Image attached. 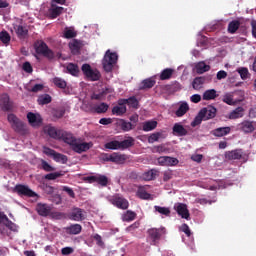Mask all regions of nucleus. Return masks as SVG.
Returning a JSON list of instances; mask_svg holds the SVG:
<instances>
[{"label":"nucleus","mask_w":256,"mask_h":256,"mask_svg":"<svg viewBox=\"0 0 256 256\" xmlns=\"http://www.w3.org/2000/svg\"><path fill=\"white\" fill-rule=\"evenodd\" d=\"M161 137V133L156 132L149 136L148 143H155V141H159V138Z\"/></svg>","instance_id":"obj_59"},{"label":"nucleus","mask_w":256,"mask_h":256,"mask_svg":"<svg viewBox=\"0 0 256 256\" xmlns=\"http://www.w3.org/2000/svg\"><path fill=\"white\" fill-rule=\"evenodd\" d=\"M117 59H119L117 53L111 52V50L106 51L102 60L103 69L106 73H111L113 71V68L117 64Z\"/></svg>","instance_id":"obj_3"},{"label":"nucleus","mask_w":256,"mask_h":256,"mask_svg":"<svg viewBox=\"0 0 256 256\" xmlns=\"http://www.w3.org/2000/svg\"><path fill=\"white\" fill-rule=\"evenodd\" d=\"M64 39H74V37H77V32L73 28H65L64 29V34H63Z\"/></svg>","instance_id":"obj_46"},{"label":"nucleus","mask_w":256,"mask_h":256,"mask_svg":"<svg viewBox=\"0 0 256 256\" xmlns=\"http://www.w3.org/2000/svg\"><path fill=\"white\" fill-rule=\"evenodd\" d=\"M61 175L63 174H61L60 172H53V173L46 174L44 176V179H47V181H55V179H59Z\"/></svg>","instance_id":"obj_53"},{"label":"nucleus","mask_w":256,"mask_h":256,"mask_svg":"<svg viewBox=\"0 0 256 256\" xmlns=\"http://www.w3.org/2000/svg\"><path fill=\"white\" fill-rule=\"evenodd\" d=\"M52 115L56 119H61L65 115V109L64 108L54 109L52 112Z\"/></svg>","instance_id":"obj_54"},{"label":"nucleus","mask_w":256,"mask_h":256,"mask_svg":"<svg viewBox=\"0 0 256 256\" xmlns=\"http://www.w3.org/2000/svg\"><path fill=\"white\" fill-rule=\"evenodd\" d=\"M172 130L174 135H177L178 137H185V135L188 133L187 129H185V127L179 123H175Z\"/></svg>","instance_id":"obj_29"},{"label":"nucleus","mask_w":256,"mask_h":256,"mask_svg":"<svg viewBox=\"0 0 256 256\" xmlns=\"http://www.w3.org/2000/svg\"><path fill=\"white\" fill-rule=\"evenodd\" d=\"M158 176H159V171L157 169H151L142 174V179L144 181H153L157 179Z\"/></svg>","instance_id":"obj_22"},{"label":"nucleus","mask_w":256,"mask_h":256,"mask_svg":"<svg viewBox=\"0 0 256 256\" xmlns=\"http://www.w3.org/2000/svg\"><path fill=\"white\" fill-rule=\"evenodd\" d=\"M127 105L132 107V109H139V100L135 96H132L127 99Z\"/></svg>","instance_id":"obj_50"},{"label":"nucleus","mask_w":256,"mask_h":256,"mask_svg":"<svg viewBox=\"0 0 256 256\" xmlns=\"http://www.w3.org/2000/svg\"><path fill=\"white\" fill-rule=\"evenodd\" d=\"M14 193H17L19 197H37V193H35L29 186L23 184H17L14 187Z\"/></svg>","instance_id":"obj_10"},{"label":"nucleus","mask_w":256,"mask_h":256,"mask_svg":"<svg viewBox=\"0 0 256 256\" xmlns=\"http://www.w3.org/2000/svg\"><path fill=\"white\" fill-rule=\"evenodd\" d=\"M177 163H179V160L173 157L161 156L158 158V165L162 167H173V165H177Z\"/></svg>","instance_id":"obj_15"},{"label":"nucleus","mask_w":256,"mask_h":256,"mask_svg":"<svg viewBox=\"0 0 256 256\" xmlns=\"http://www.w3.org/2000/svg\"><path fill=\"white\" fill-rule=\"evenodd\" d=\"M243 157V149H235L225 152V159L228 161H236Z\"/></svg>","instance_id":"obj_17"},{"label":"nucleus","mask_w":256,"mask_h":256,"mask_svg":"<svg viewBox=\"0 0 256 256\" xmlns=\"http://www.w3.org/2000/svg\"><path fill=\"white\" fill-rule=\"evenodd\" d=\"M217 97H219L217 90L209 89L203 93L202 99L203 101H213L214 99H217Z\"/></svg>","instance_id":"obj_25"},{"label":"nucleus","mask_w":256,"mask_h":256,"mask_svg":"<svg viewBox=\"0 0 256 256\" xmlns=\"http://www.w3.org/2000/svg\"><path fill=\"white\" fill-rule=\"evenodd\" d=\"M166 151H167V147H165V144L154 146L152 148V153H166Z\"/></svg>","instance_id":"obj_57"},{"label":"nucleus","mask_w":256,"mask_h":256,"mask_svg":"<svg viewBox=\"0 0 256 256\" xmlns=\"http://www.w3.org/2000/svg\"><path fill=\"white\" fill-rule=\"evenodd\" d=\"M81 231H83V226H81V224H72L66 227V233H68V235H79Z\"/></svg>","instance_id":"obj_27"},{"label":"nucleus","mask_w":256,"mask_h":256,"mask_svg":"<svg viewBox=\"0 0 256 256\" xmlns=\"http://www.w3.org/2000/svg\"><path fill=\"white\" fill-rule=\"evenodd\" d=\"M51 101H53V99L51 98V95H49V94L40 95L37 100L39 105H49V103H51Z\"/></svg>","instance_id":"obj_44"},{"label":"nucleus","mask_w":256,"mask_h":256,"mask_svg":"<svg viewBox=\"0 0 256 256\" xmlns=\"http://www.w3.org/2000/svg\"><path fill=\"white\" fill-rule=\"evenodd\" d=\"M231 133V127H220L213 130L212 135L214 137H225Z\"/></svg>","instance_id":"obj_26"},{"label":"nucleus","mask_w":256,"mask_h":256,"mask_svg":"<svg viewBox=\"0 0 256 256\" xmlns=\"http://www.w3.org/2000/svg\"><path fill=\"white\" fill-rule=\"evenodd\" d=\"M180 231H182V233H185V235L187 237H189L191 235V229L189 228V225H187V224H182V226L180 227Z\"/></svg>","instance_id":"obj_61"},{"label":"nucleus","mask_w":256,"mask_h":256,"mask_svg":"<svg viewBox=\"0 0 256 256\" xmlns=\"http://www.w3.org/2000/svg\"><path fill=\"white\" fill-rule=\"evenodd\" d=\"M157 129V121L151 120L143 123V131L149 132Z\"/></svg>","instance_id":"obj_43"},{"label":"nucleus","mask_w":256,"mask_h":256,"mask_svg":"<svg viewBox=\"0 0 256 256\" xmlns=\"http://www.w3.org/2000/svg\"><path fill=\"white\" fill-rule=\"evenodd\" d=\"M127 113V106H114L112 108V115H117L118 117H121V115H125Z\"/></svg>","instance_id":"obj_41"},{"label":"nucleus","mask_w":256,"mask_h":256,"mask_svg":"<svg viewBox=\"0 0 256 256\" xmlns=\"http://www.w3.org/2000/svg\"><path fill=\"white\" fill-rule=\"evenodd\" d=\"M0 107L3 111H13V102H11L8 94H3L0 97Z\"/></svg>","instance_id":"obj_16"},{"label":"nucleus","mask_w":256,"mask_h":256,"mask_svg":"<svg viewBox=\"0 0 256 256\" xmlns=\"http://www.w3.org/2000/svg\"><path fill=\"white\" fill-rule=\"evenodd\" d=\"M237 71H238L241 79L245 80V79L249 78V69L242 67V68H239Z\"/></svg>","instance_id":"obj_55"},{"label":"nucleus","mask_w":256,"mask_h":256,"mask_svg":"<svg viewBox=\"0 0 256 256\" xmlns=\"http://www.w3.org/2000/svg\"><path fill=\"white\" fill-rule=\"evenodd\" d=\"M73 251H75L73 248L71 247H64L61 250L62 255H71L73 253Z\"/></svg>","instance_id":"obj_64"},{"label":"nucleus","mask_w":256,"mask_h":256,"mask_svg":"<svg viewBox=\"0 0 256 256\" xmlns=\"http://www.w3.org/2000/svg\"><path fill=\"white\" fill-rule=\"evenodd\" d=\"M135 145V139L133 137H128L123 141H119V147L121 151H125V149H129V147H133Z\"/></svg>","instance_id":"obj_30"},{"label":"nucleus","mask_w":256,"mask_h":256,"mask_svg":"<svg viewBox=\"0 0 256 256\" xmlns=\"http://www.w3.org/2000/svg\"><path fill=\"white\" fill-rule=\"evenodd\" d=\"M41 169H43V171H46V173H51L55 171V167L51 166L49 162L45 160H41Z\"/></svg>","instance_id":"obj_51"},{"label":"nucleus","mask_w":256,"mask_h":256,"mask_svg":"<svg viewBox=\"0 0 256 256\" xmlns=\"http://www.w3.org/2000/svg\"><path fill=\"white\" fill-rule=\"evenodd\" d=\"M4 221H6L5 226L8 229H10V231L17 232V229H18L17 224L13 223V221L9 220V218L8 220H4Z\"/></svg>","instance_id":"obj_58"},{"label":"nucleus","mask_w":256,"mask_h":256,"mask_svg":"<svg viewBox=\"0 0 256 256\" xmlns=\"http://www.w3.org/2000/svg\"><path fill=\"white\" fill-rule=\"evenodd\" d=\"M66 69L70 75H73V77L79 75V66L77 64L69 63Z\"/></svg>","instance_id":"obj_42"},{"label":"nucleus","mask_w":256,"mask_h":256,"mask_svg":"<svg viewBox=\"0 0 256 256\" xmlns=\"http://www.w3.org/2000/svg\"><path fill=\"white\" fill-rule=\"evenodd\" d=\"M63 11H65V8L52 4L48 10V16L50 19H57V17L63 14Z\"/></svg>","instance_id":"obj_19"},{"label":"nucleus","mask_w":256,"mask_h":256,"mask_svg":"<svg viewBox=\"0 0 256 256\" xmlns=\"http://www.w3.org/2000/svg\"><path fill=\"white\" fill-rule=\"evenodd\" d=\"M200 115L204 117V121H209V119H215V117L217 116V108L209 105L200 110Z\"/></svg>","instance_id":"obj_12"},{"label":"nucleus","mask_w":256,"mask_h":256,"mask_svg":"<svg viewBox=\"0 0 256 256\" xmlns=\"http://www.w3.org/2000/svg\"><path fill=\"white\" fill-rule=\"evenodd\" d=\"M96 183L101 187H107L109 185V178L105 175H96Z\"/></svg>","instance_id":"obj_45"},{"label":"nucleus","mask_w":256,"mask_h":256,"mask_svg":"<svg viewBox=\"0 0 256 256\" xmlns=\"http://www.w3.org/2000/svg\"><path fill=\"white\" fill-rule=\"evenodd\" d=\"M43 153H44V155H47L48 157H52L56 161V163H62V165H65V163H67V161H69V159L67 158V156L65 154H61L49 147H44Z\"/></svg>","instance_id":"obj_8"},{"label":"nucleus","mask_w":256,"mask_h":256,"mask_svg":"<svg viewBox=\"0 0 256 256\" xmlns=\"http://www.w3.org/2000/svg\"><path fill=\"white\" fill-rule=\"evenodd\" d=\"M52 83H54L55 87H58V89H67V81L61 77H54Z\"/></svg>","instance_id":"obj_37"},{"label":"nucleus","mask_w":256,"mask_h":256,"mask_svg":"<svg viewBox=\"0 0 256 256\" xmlns=\"http://www.w3.org/2000/svg\"><path fill=\"white\" fill-rule=\"evenodd\" d=\"M105 149H110L112 151H117V149H120L119 147V141L113 140L104 145Z\"/></svg>","instance_id":"obj_48"},{"label":"nucleus","mask_w":256,"mask_h":256,"mask_svg":"<svg viewBox=\"0 0 256 256\" xmlns=\"http://www.w3.org/2000/svg\"><path fill=\"white\" fill-rule=\"evenodd\" d=\"M67 143V145H69L72 149V151H74V153H85L86 151H89V149H91V147H93V143L92 142H79L78 139H76L73 136V133H69L65 142Z\"/></svg>","instance_id":"obj_1"},{"label":"nucleus","mask_w":256,"mask_h":256,"mask_svg":"<svg viewBox=\"0 0 256 256\" xmlns=\"http://www.w3.org/2000/svg\"><path fill=\"white\" fill-rule=\"evenodd\" d=\"M195 69L198 75H203V73H207L211 69V66L205 64V62H199L196 64Z\"/></svg>","instance_id":"obj_33"},{"label":"nucleus","mask_w":256,"mask_h":256,"mask_svg":"<svg viewBox=\"0 0 256 256\" xmlns=\"http://www.w3.org/2000/svg\"><path fill=\"white\" fill-rule=\"evenodd\" d=\"M205 83V77H196L192 82V87L196 91H199L203 87V84Z\"/></svg>","instance_id":"obj_39"},{"label":"nucleus","mask_w":256,"mask_h":256,"mask_svg":"<svg viewBox=\"0 0 256 256\" xmlns=\"http://www.w3.org/2000/svg\"><path fill=\"white\" fill-rule=\"evenodd\" d=\"M155 211L160 213V215H165L166 217H169L171 215V210L167 207H161V206H155Z\"/></svg>","instance_id":"obj_52"},{"label":"nucleus","mask_w":256,"mask_h":256,"mask_svg":"<svg viewBox=\"0 0 256 256\" xmlns=\"http://www.w3.org/2000/svg\"><path fill=\"white\" fill-rule=\"evenodd\" d=\"M23 71H25L26 73H33V66H31V63L25 62L23 64Z\"/></svg>","instance_id":"obj_63"},{"label":"nucleus","mask_w":256,"mask_h":256,"mask_svg":"<svg viewBox=\"0 0 256 256\" xmlns=\"http://www.w3.org/2000/svg\"><path fill=\"white\" fill-rule=\"evenodd\" d=\"M174 211L182 218L189 220L190 214H189V209H187V204L183 203H176L174 205Z\"/></svg>","instance_id":"obj_13"},{"label":"nucleus","mask_w":256,"mask_h":256,"mask_svg":"<svg viewBox=\"0 0 256 256\" xmlns=\"http://www.w3.org/2000/svg\"><path fill=\"white\" fill-rule=\"evenodd\" d=\"M27 119H28V122L30 123V125H32V127H37V126L41 125V117L37 116L33 112H29L27 114Z\"/></svg>","instance_id":"obj_24"},{"label":"nucleus","mask_w":256,"mask_h":256,"mask_svg":"<svg viewBox=\"0 0 256 256\" xmlns=\"http://www.w3.org/2000/svg\"><path fill=\"white\" fill-rule=\"evenodd\" d=\"M109 203H111V205L114 207H117V209H122L123 211L129 209V201L119 194H115L114 196L110 197Z\"/></svg>","instance_id":"obj_7"},{"label":"nucleus","mask_w":256,"mask_h":256,"mask_svg":"<svg viewBox=\"0 0 256 256\" xmlns=\"http://www.w3.org/2000/svg\"><path fill=\"white\" fill-rule=\"evenodd\" d=\"M127 159H129V157L126 154L112 153V163L116 165H123Z\"/></svg>","instance_id":"obj_21"},{"label":"nucleus","mask_w":256,"mask_h":256,"mask_svg":"<svg viewBox=\"0 0 256 256\" xmlns=\"http://www.w3.org/2000/svg\"><path fill=\"white\" fill-rule=\"evenodd\" d=\"M157 81H155V78H147L144 79L140 84H139V91H145L147 89H153L155 87V84Z\"/></svg>","instance_id":"obj_20"},{"label":"nucleus","mask_w":256,"mask_h":256,"mask_svg":"<svg viewBox=\"0 0 256 256\" xmlns=\"http://www.w3.org/2000/svg\"><path fill=\"white\" fill-rule=\"evenodd\" d=\"M81 69L89 81H99L101 79V72H99V70L92 69L91 65L83 64Z\"/></svg>","instance_id":"obj_9"},{"label":"nucleus","mask_w":256,"mask_h":256,"mask_svg":"<svg viewBox=\"0 0 256 256\" xmlns=\"http://www.w3.org/2000/svg\"><path fill=\"white\" fill-rule=\"evenodd\" d=\"M44 131L52 139L62 140V141H64V143L67 140V137H69V133H70V132H67L65 130L57 129L53 126H46L44 128Z\"/></svg>","instance_id":"obj_4"},{"label":"nucleus","mask_w":256,"mask_h":256,"mask_svg":"<svg viewBox=\"0 0 256 256\" xmlns=\"http://www.w3.org/2000/svg\"><path fill=\"white\" fill-rule=\"evenodd\" d=\"M189 111V104L187 102H182L178 109L175 111L176 117H183Z\"/></svg>","instance_id":"obj_32"},{"label":"nucleus","mask_w":256,"mask_h":256,"mask_svg":"<svg viewBox=\"0 0 256 256\" xmlns=\"http://www.w3.org/2000/svg\"><path fill=\"white\" fill-rule=\"evenodd\" d=\"M136 218H137V213L131 210H128L122 214V221H125L127 223L131 221H135Z\"/></svg>","instance_id":"obj_35"},{"label":"nucleus","mask_w":256,"mask_h":256,"mask_svg":"<svg viewBox=\"0 0 256 256\" xmlns=\"http://www.w3.org/2000/svg\"><path fill=\"white\" fill-rule=\"evenodd\" d=\"M36 211L40 217H49L51 215V211H53V206L40 202L36 205Z\"/></svg>","instance_id":"obj_11"},{"label":"nucleus","mask_w":256,"mask_h":256,"mask_svg":"<svg viewBox=\"0 0 256 256\" xmlns=\"http://www.w3.org/2000/svg\"><path fill=\"white\" fill-rule=\"evenodd\" d=\"M34 49L38 55H43L47 57V59H53L55 57V53H53L52 50L49 49V46L42 40L35 42Z\"/></svg>","instance_id":"obj_6"},{"label":"nucleus","mask_w":256,"mask_h":256,"mask_svg":"<svg viewBox=\"0 0 256 256\" xmlns=\"http://www.w3.org/2000/svg\"><path fill=\"white\" fill-rule=\"evenodd\" d=\"M44 87L43 84H35L29 91L31 93H39V91H43Z\"/></svg>","instance_id":"obj_60"},{"label":"nucleus","mask_w":256,"mask_h":256,"mask_svg":"<svg viewBox=\"0 0 256 256\" xmlns=\"http://www.w3.org/2000/svg\"><path fill=\"white\" fill-rule=\"evenodd\" d=\"M175 70L173 68H166L160 74V81H167L173 77Z\"/></svg>","instance_id":"obj_34"},{"label":"nucleus","mask_w":256,"mask_h":256,"mask_svg":"<svg viewBox=\"0 0 256 256\" xmlns=\"http://www.w3.org/2000/svg\"><path fill=\"white\" fill-rule=\"evenodd\" d=\"M14 31L19 39H25L29 34V30L25 26L21 25L14 26Z\"/></svg>","instance_id":"obj_28"},{"label":"nucleus","mask_w":256,"mask_h":256,"mask_svg":"<svg viewBox=\"0 0 256 256\" xmlns=\"http://www.w3.org/2000/svg\"><path fill=\"white\" fill-rule=\"evenodd\" d=\"M238 129L246 134L253 133V131H255V124H253V121L244 120L238 124Z\"/></svg>","instance_id":"obj_18"},{"label":"nucleus","mask_w":256,"mask_h":256,"mask_svg":"<svg viewBox=\"0 0 256 256\" xmlns=\"http://www.w3.org/2000/svg\"><path fill=\"white\" fill-rule=\"evenodd\" d=\"M69 47L73 55H79V53H81V42L78 40H73V42L69 44Z\"/></svg>","instance_id":"obj_38"},{"label":"nucleus","mask_w":256,"mask_h":256,"mask_svg":"<svg viewBox=\"0 0 256 256\" xmlns=\"http://www.w3.org/2000/svg\"><path fill=\"white\" fill-rule=\"evenodd\" d=\"M205 121V117L201 114V111L198 113V115L194 118V120L191 122V127H197V125H201Z\"/></svg>","instance_id":"obj_49"},{"label":"nucleus","mask_w":256,"mask_h":256,"mask_svg":"<svg viewBox=\"0 0 256 256\" xmlns=\"http://www.w3.org/2000/svg\"><path fill=\"white\" fill-rule=\"evenodd\" d=\"M69 219L71 221H85L86 219L85 210L81 208H73L69 214Z\"/></svg>","instance_id":"obj_14"},{"label":"nucleus","mask_w":256,"mask_h":256,"mask_svg":"<svg viewBox=\"0 0 256 256\" xmlns=\"http://www.w3.org/2000/svg\"><path fill=\"white\" fill-rule=\"evenodd\" d=\"M149 239H151V245H159V241L164 235L167 234V229L165 227L160 228H150L147 231Z\"/></svg>","instance_id":"obj_5"},{"label":"nucleus","mask_w":256,"mask_h":256,"mask_svg":"<svg viewBox=\"0 0 256 256\" xmlns=\"http://www.w3.org/2000/svg\"><path fill=\"white\" fill-rule=\"evenodd\" d=\"M136 195L139 199H151V194L147 192L145 186H139Z\"/></svg>","instance_id":"obj_36"},{"label":"nucleus","mask_w":256,"mask_h":256,"mask_svg":"<svg viewBox=\"0 0 256 256\" xmlns=\"http://www.w3.org/2000/svg\"><path fill=\"white\" fill-rule=\"evenodd\" d=\"M7 119L15 133H19L20 135H27L29 133L27 125L15 114H8Z\"/></svg>","instance_id":"obj_2"},{"label":"nucleus","mask_w":256,"mask_h":256,"mask_svg":"<svg viewBox=\"0 0 256 256\" xmlns=\"http://www.w3.org/2000/svg\"><path fill=\"white\" fill-rule=\"evenodd\" d=\"M245 115V108L239 106L229 113L228 119H241Z\"/></svg>","instance_id":"obj_23"},{"label":"nucleus","mask_w":256,"mask_h":256,"mask_svg":"<svg viewBox=\"0 0 256 256\" xmlns=\"http://www.w3.org/2000/svg\"><path fill=\"white\" fill-rule=\"evenodd\" d=\"M239 27H241V22L239 20H232L228 24L227 31L231 35H235V33H237V31L239 30Z\"/></svg>","instance_id":"obj_31"},{"label":"nucleus","mask_w":256,"mask_h":256,"mask_svg":"<svg viewBox=\"0 0 256 256\" xmlns=\"http://www.w3.org/2000/svg\"><path fill=\"white\" fill-rule=\"evenodd\" d=\"M223 102L226 103L227 105H233V95L231 94L224 95Z\"/></svg>","instance_id":"obj_62"},{"label":"nucleus","mask_w":256,"mask_h":256,"mask_svg":"<svg viewBox=\"0 0 256 256\" xmlns=\"http://www.w3.org/2000/svg\"><path fill=\"white\" fill-rule=\"evenodd\" d=\"M120 127H121L122 131H131V129H133V124L131 122L122 120Z\"/></svg>","instance_id":"obj_56"},{"label":"nucleus","mask_w":256,"mask_h":256,"mask_svg":"<svg viewBox=\"0 0 256 256\" xmlns=\"http://www.w3.org/2000/svg\"><path fill=\"white\" fill-rule=\"evenodd\" d=\"M0 41H2L4 45H9V43L11 42V35H9V32H0Z\"/></svg>","instance_id":"obj_47"},{"label":"nucleus","mask_w":256,"mask_h":256,"mask_svg":"<svg viewBox=\"0 0 256 256\" xmlns=\"http://www.w3.org/2000/svg\"><path fill=\"white\" fill-rule=\"evenodd\" d=\"M95 113H98L99 115L101 113H107L109 111V104L102 102L99 105L94 106Z\"/></svg>","instance_id":"obj_40"}]
</instances>
